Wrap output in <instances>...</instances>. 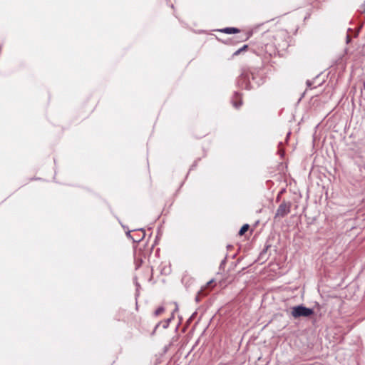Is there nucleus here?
<instances>
[{"mask_svg": "<svg viewBox=\"0 0 365 365\" xmlns=\"http://www.w3.org/2000/svg\"><path fill=\"white\" fill-rule=\"evenodd\" d=\"M363 11L365 12V4L363 5Z\"/></svg>", "mask_w": 365, "mask_h": 365, "instance_id": "9", "label": "nucleus"}, {"mask_svg": "<svg viewBox=\"0 0 365 365\" xmlns=\"http://www.w3.org/2000/svg\"><path fill=\"white\" fill-rule=\"evenodd\" d=\"M314 313L313 309L307 308L303 305L295 306L292 308L291 315L297 319L299 317H308Z\"/></svg>", "mask_w": 365, "mask_h": 365, "instance_id": "1", "label": "nucleus"}, {"mask_svg": "<svg viewBox=\"0 0 365 365\" xmlns=\"http://www.w3.org/2000/svg\"><path fill=\"white\" fill-rule=\"evenodd\" d=\"M242 104V102L240 100L238 103H236V102H233V105L236 108H240V106H241Z\"/></svg>", "mask_w": 365, "mask_h": 365, "instance_id": "6", "label": "nucleus"}, {"mask_svg": "<svg viewBox=\"0 0 365 365\" xmlns=\"http://www.w3.org/2000/svg\"><path fill=\"white\" fill-rule=\"evenodd\" d=\"M223 31L226 34H235L238 32V30L235 28H226Z\"/></svg>", "mask_w": 365, "mask_h": 365, "instance_id": "3", "label": "nucleus"}, {"mask_svg": "<svg viewBox=\"0 0 365 365\" xmlns=\"http://www.w3.org/2000/svg\"><path fill=\"white\" fill-rule=\"evenodd\" d=\"M163 311H164V308L160 307H159L158 309H156L155 314V315L158 316V315H160L161 313H163Z\"/></svg>", "mask_w": 365, "mask_h": 365, "instance_id": "5", "label": "nucleus"}, {"mask_svg": "<svg viewBox=\"0 0 365 365\" xmlns=\"http://www.w3.org/2000/svg\"><path fill=\"white\" fill-rule=\"evenodd\" d=\"M290 212V203L282 202L277 210L275 217H283Z\"/></svg>", "mask_w": 365, "mask_h": 365, "instance_id": "2", "label": "nucleus"}, {"mask_svg": "<svg viewBox=\"0 0 365 365\" xmlns=\"http://www.w3.org/2000/svg\"><path fill=\"white\" fill-rule=\"evenodd\" d=\"M246 48H247V46H244L242 48L235 51V55H238L242 50H245Z\"/></svg>", "mask_w": 365, "mask_h": 365, "instance_id": "7", "label": "nucleus"}, {"mask_svg": "<svg viewBox=\"0 0 365 365\" xmlns=\"http://www.w3.org/2000/svg\"><path fill=\"white\" fill-rule=\"evenodd\" d=\"M212 282H213V280H210V282H207V285L211 284Z\"/></svg>", "mask_w": 365, "mask_h": 365, "instance_id": "8", "label": "nucleus"}, {"mask_svg": "<svg viewBox=\"0 0 365 365\" xmlns=\"http://www.w3.org/2000/svg\"><path fill=\"white\" fill-rule=\"evenodd\" d=\"M248 228H249V225H247V224H246V225H244L241 227V229L240 230L239 235H244V233H245V232H247V231Z\"/></svg>", "mask_w": 365, "mask_h": 365, "instance_id": "4", "label": "nucleus"}]
</instances>
